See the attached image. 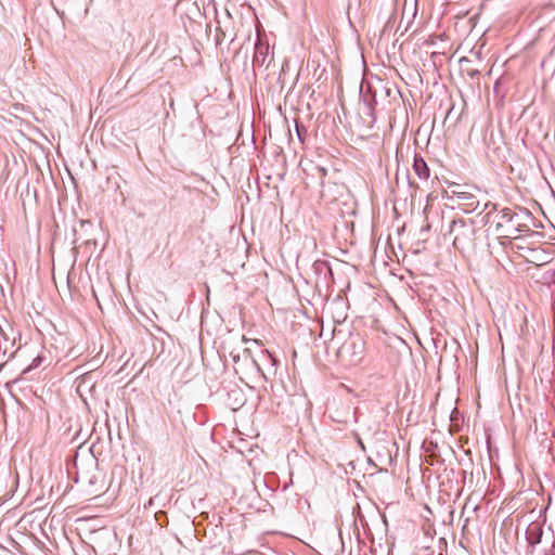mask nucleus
Instances as JSON below:
<instances>
[{
    "instance_id": "obj_1",
    "label": "nucleus",
    "mask_w": 555,
    "mask_h": 555,
    "mask_svg": "<svg viewBox=\"0 0 555 555\" xmlns=\"http://www.w3.org/2000/svg\"><path fill=\"white\" fill-rule=\"evenodd\" d=\"M450 234L453 235V246L464 251L474 246L475 229L464 220H454L450 227Z\"/></svg>"
},
{
    "instance_id": "obj_2",
    "label": "nucleus",
    "mask_w": 555,
    "mask_h": 555,
    "mask_svg": "<svg viewBox=\"0 0 555 555\" xmlns=\"http://www.w3.org/2000/svg\"><path fill=\"white\" fill-rule=\"evenodd\" d=\"M364 351V341L358 335H350L338 348V358L350 365L358 364Z\"/></svg>"
},
{
    "instance_id": "obj_3",
    "label": "nucleus",
    "mask_w": 555,
    "mask_h": 555,
    "mask_svg": "<svg viewBox=\"0 0 555 555\" xmlns=\"http://www.w3.org/2000/svg\"><path fill=\"white\" fill-rule=\"evenodd\" d=\"M450 197L456 198L459 205L464 206L467 211H474L478 207V201L476 196L463 189L462 185L453 183L449 186Z\"/></svg>"
},
{
    "instance_id": "obj_4",
    "label": "nucleus",
    "mask_w": 555,
    "mask_h": 555,
    "mask_svg": "<svg viewBox=\"0 0 555 555\" xmlns=\"http://www.w3.org/2000/svg\"><path fill=\"white\" fill-rule=\"evenodd\" d=\"M500 221L496 227L503 228L504 225H509L507 230L508 236H512L516 232H520V223L518 222V215L513 212L509 208H504L500 212Z\"/></svg>"
},
{
    "instance_id": "obj_5",
    "label": "nucleus",
    "mask_w": 555,
    "mask_h": 555,
    "mask_svg": "<svg viewBox=\"0 0 555 555\" xmlns=\"http://www.w3.org/2000/svg\"><path fill=\"white\" fill-rule=\"evenodd\" d=\"M272 55L268 43L258 40L255 44V52L253 57V65L255 67L268 66Z\"/></svg>"
},
{
    "instance_id": "obj_6",
    "label": "nucleus",
    "mask_w": 555,
    "mask_h": 555,
    "mask_svg": "<svg viewBox=\"0 0 555 555\" xmlns=\"http://www.w3.org/2000/svg\"><path fill=\"white\" fill-rule=\"evenodd\" d=\"M543 530L539 522H532L529 525L526 531V539L530 546H535L541 543Z\"/></svg>"
},
{
    "instance_id": "obj_7",
    "label": "nucleus",
    "mask_w": 555,
    "mask_h": 555,
    "mask_svg": "<svg viewBox=\"0 0 555 555\" xmlns=\"http://www.w3.org/2000/svg\"><path fill=\"white\" fill-rule=\"evenodd\" d=\"M413 170L421 180H427L429 178V168L426 162L417 155L414 157Z\"/></svg>"
},
{
    "instance_id": "obj_8",
    "label": "nucleus",
    "mask_w": 555,
    "mask_h": 555,
    "mask_svg": "<svg viewBox=\"0 0 555 555\" xmlns=\"http://www.w3.org/2000/svg\"><path fill=\"white\" fill-rule=\"evenodd\" d=\"M264 352L268 354V357L272 360L273 364L275 365L276 364V359L272 356V353H270L267 350Z\"/></svg>"
},
{
    "instance_id": "obj_9",
    "label": "nucleus",
    "mask_w": 555,
    "mask_h": 555,
    "mask_svg": "<svg viewBox=\"0 0 555 555\" xmlns=\"http://www.w3.org/2000/svg\"><path fill=\"white\" fill-rule=\"evenodd\" d=\"M296 130H297V134H298L299 139L301 140V131H300L298 125H296Z\"/></svg>"
}]
</instances>
